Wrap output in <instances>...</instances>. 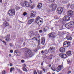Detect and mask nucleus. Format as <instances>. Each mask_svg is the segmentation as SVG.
Instances as JSON below:
<instances>
[{"mask_svg": "<svg viewBox=\"0 0 74 74\" xmlns=\"http://www.w3.org/2000/svg\"><path fill=\"white\" fill-rule=\"evenodd\" d=\"M32 55H33L32 51L30 49H27V51L25 52V56L27 58H30L32 56Z\"/></svg>", "mask_w": 74, "mask_h": 74, "instance_id": "nucleus-1", "label": "nucleus"}, {"mask_svg": "<svg viewBox=\"0 0 74 74\" xmlns=\"http://www.w3.org/2000/svg\"><path fill=\"white\" fill-rule=\"evenodd\" d=\"M49 51L51 53L50 57L52 58L55 52V47H50L49 49Z\"/></svg>", "mask_w": 74, "mask_h": 74, "instance_id": "nucleus-2", "label": "nucleus"}, {"mask_svg": "<svg viewBox=\"0 0 74 74\" xmlns=\"http://www.w3.org/2000/svg\"><path fill=\"white\" fill-rule=\"evenodd\" d=\"M67 29H70L71 27H73L74 26V23L73 21L66 24L65 25Z\"/></svg>", "mask_w": 74, "mask_h": 74, "instance_id": "nucleus-3", "label": "nucleus"}, {"mask_svg": "<svg viewBox=\"0 0 74 74\" xmlns=\"http://www.w3.org/2000/svg\"><path fill=\"white\" fill-rule=\"evenodd\" d=\"M62 65H60L58 66V68H57L56 69L54 67H51V69L53 71H56L57 72H59V71H60L62 69Z\"/></svg>", "mask_w": 74, "mask_h": 74, "instance_id": "nucleus-4", "label": "nucleus"}, {"mask_svg": "<svg viewBox=\"0 0 74 74\" xmlns=\"http://www.w3.org/2000/svg\"><path fill=\"white\" fill-rule=\"evenodd\" d=\"M9 14V15L12 16L14 15H15V9L12 8V9L9 10L8 12Z\"/></svg>", "mask_w": 74, "mask_h": 74, "instance_id": "nucleus-5", "label": "nucleus"}, {"mask_svg": "<svg viewBox=\"0 0 74 74\" xmlns=\"http://www.w3.org/2000/svg\"><path fill=\"white\" fill-rule=\"evenodd\" d=\"M70 45V42L66 41L64 42L63 47H64L66 48V47H69Z\"/></svg>", "mask_w": 74, "mask_h": 74, "instance_id": "nucleus-6", "label": "nucleus"}, {"mask_svg": "<svg viewBox=\"0 0 74 74\" xmlns=\"http://www.w3.org/2000/svg\"><path fill=\"white\" fill-rule=\"evenodd\" d=\"M49 38H51L52 39L55 38L56 36L54 35V32H51L49 34Z\"/></svg>", "mask_w": 74, "mask_h": 74, "instance_id": "nucleus-7", "label": "nucleus"}, {"mask_svg": "<svg viewBox=\"0 0 74 74\" xmlns=\"http://www.w3.org/2000/svg\"><path fill=\"white\" fill-rule=\"evenodd\" d=\"M63 10V8L61 7H59L58 8L57 11L59 14H61L62 13Z\"/></svg>", "mask_w": 74, "mask_h": 74, "instance_id": "nucleus-8", "label": "nucleus"}, {"mask_svg": "<svg viewBox=\"0 0 74 74\" xmlns=\"http://www.w3.org/2000/svg\"><path fill=\"white\" fill-rule=\"evenodd\" d=\"M52 10V11H55L57 7V5L55 3H53L51 4Z\"/></svg>", "mask_w": 74, "mask_h": 74, "instance_id": "nucleus-9", "label": "nucleus"}, {"mask_svg": "<svg viewBox=\"0 0 74 74\" xmlns=\"http://www.w3.org/2000/svg\"><path fill=\"white\" fill-rule=\"evenodd\" d=\"M67 14L69 16H70V17H72V16H73V11L71 10L67 12Z\"/></svg>", "mask_w": 74, "mask_h": 74, "instance_id": "nucleus-10", "label": "nucleus"}, {"mask_svg": "<svg viewBox=\"0 0 74 74\" xmlns=\"http://www.w3.org/2000/svg\"><path fill=\"white\" fill-rule=\"evenodd\" d=\"M59 56L63 59H65L67 58V55L65 54L60 53L59 54Z\"/></svg>", "mask_w": 74, "mask_h": 74, "instance_id": "nucleus-11", "label": "nucleus"}, {"mask_svg": "<svg viewBox=\"0 0 74 74\" xmlns=\"http://www.w3.org/2000/svg\"><path fill=\"white\" fill-rule=\"evenodd\" d=\"M41 18L40 17L38 16L36 18V23H39L40 22H42V21H40V19Z\"/></svg>", "mask_w": 74, "mask_h": 74, "instance_id": "nucleus-12", "label": "nucleus"}, {"mask_svg": "<svg viewBox=\"0 0 74 74\" xmlns=\"http://www.w3.org/2000/svg\"><path fill=\"white\" fill-rule=\"evenodd\" d=\"M36 12L35 11H32V13L31 14L30 16L31 18H33V17H35L36 16Z\"/></svg>", "mask_w": 74, "mask_h": 74, "instance_id": "nucleus-13", "label": "nucleus"}, {"mask_svg": "<svg viewBox=\"0 0 74 74\" xmlns=\"http://www.w3.org/2000/svg\"><path fill=\"white\" fill-rule=\"evenodd\" d=\"M24 4H25V6L27 7H30V5L26 1H24Z\"/></svg>", "mask_w": 74, "mask_h": 74, "instance_id": "nucleus-14", "label": "nucleus"}, {"mask_svg": "<svg viewBox=\"0 0 74 74\" xmlns=\"http://www.w3.org/2000/svg\"><path fill=\"white\" fill-rule=\"evenodd\" d=\"M34 21V19H32L29 20L28 21V23L29 25L32 23V22H33Z\"/></svg>", "mask_w": 74, "mask_h": 74, "instance_id": "nucleus-15", "label": "nucleus"}, {"mask_svg": "<svg viewBox=\"0 0 74 74\" xmlns=\"http://www.w3.org/2000/svg\"><path fill=\"white\" fill-rule=\"evenodd\" d=\"M68 40H72V37L70 35H68L66 37Z\"/></svg>", "mask_w": 74, "mask_h": 74, "instance_id": "nucleus-16", "label": "nucleus"}, {"mask_svg": "<svg viewBox=\"0 0 74 74\" xmlns=\"http://www.w3.org/2000/svg\"><path fill=\"white\" fill-rule=\"evenodd\" d=\"M45 38L43 37L42 39V42L41 43L42 45H44L45 44Z\"/></svg>", "mask_w": 74, "mask_h": 74, "instance_id": "nucleus-17", "label": "nucleus"}, {"mask_svg": "<svg viewBox=\"0 0 74 74\" xmlns=\"http://www.w3.org/2000/svg\"><path fill=\"white\" fill-rule=\"evenodd\" d=\"M3 25L5 27H7V26H8L9 25L8 23L6 22V21H5L3 22Z\"/></svg>", "mask_w": 74, "mask_h": 74, "instance_id": "nucleus-18", "label": "nucleus"}, {"mask_svg": "<svg viewBox=\"0 0 74 74\" xmlns=\"http://www.w3.org/2000/svg\"><path fill=\"white\" fill-rule=\"evenodd\" d=\"M60 52L63 53L65 52V49L64 48H61L60 49Z\"/></svg>", "mask_w": 74, "mask_h": 74, "instance_id": "nucleus-19", "label": "nucleus"}, {"mask_svg": "<svg viewBox=\"0 0 74 74\" xmlns=\"http://www.w3.org/2000/svg\"><path fill=\"white\" fill-rule=\"evenodd\" d=\"M42 7V4L41 3H39L38 5V8L40 9Z\"/></svg>", "mask_w": 74, "mask_h": 74, "instance_id": "nucleus-20", "label": "nucleus"}, {"mask_svg": "<svg viewBox=\"0 0 74 74\" xmlns=\"http://www.w3.org/2000/svg\"><path fill=\"white\" fill-rule=\"evenodd\" d=\"M65 19H66V21H68L70 20V17L69 16H65Z\"/></svg>", "mask_w": 74, "mask_h": 74, "instance_id": "nucleus-21", "label": "nucleus"}, {"mask_svg": "<svg viewBox=\"0 0 74 74\" xmlns=\"http://www.w3.org/2000/svg\"><path fill=\"white\" fill-rule=\"evenodd\" d=\"M24 3H25V2H23V1H21L20 4L22 6H25V4Z\"/></svg>", "mask_w": 74, "mask_h": 74, "instance_id": "nucleus-22", "label": "nucleus"}, {"mask_svg": "<svg viewBox=\"0 0 74 74\" xmlns=\"http://www.w3.org/2000/svg\"><path fill=\"white\" fill-rule=\"evenodd\" d=\"M71 51H69L66 52V54L68 56H70L71 55Z\"/></svg>", "mask_w": 74, "mask_h": 74, "instance_id": "nucleus-23", "label": "nucleus"}, {"mask_svg": "<svg viewBox=\"0 0 74 74\" xmlns=\"http://www.w3.org/2000/svg\"><path fill=\"white\" fill-rule=\"evenodd\" d=\"M29 34H30L31 36L32 35V36H34V32L33 31H31L29 33Z\"/></svg>", "mask_w": 74, "mask_h": 74, "instance_id": "nucleus-24", "label": "nucleus"}, {"mask_svg": "<svg viewBox=\"0 0 74 74\" xmlns=\"http://www.w3.org/2000/svg\"><path fill=\"white\" fill-rule=\"evenodd\" d=\"M62 22H65L66 21V18H65V17L64 16V17L62 20Z\"/></svg>", "mask_w": 74, "mask_h": 74, "instance_id": "nucleus-25", "label": "nucleus"}, {"mask_svg": "<svg viewBox=\"0 0 74 74\" xmlns=\"http://www.w3.org/2000/svg\"><path fill=\"white\" fill-rule=\"evenodd\" d=\"M49 29L48 27H46L45 28H44V31L45 32H47V29Z\"/></svg>", "mask_w": 74, "mask_h": 74, "instance_id": "nucleus-26", "label": "nucleus"}, {"mask_svg": "<svg viewBox=\"0 0 74 74\" xmlns=\"http://www.w3.org/2000/svg\"><path fill=\"white\" fill-rule=\"evenodd\" d=\"M18 50H16L14 51V53L16 55V56H18Z\"/></svg>", "mask_w": 74, "mask_h": 74, "instance_id": "nucleus-27", "label": "nucleus"}, {"mask_svg": "<svg viewBox=\"0 0 74 74\" xmlns=\"http://www.w3.org/2000/svg\"><path fill=\"white\" fill-rule=\"evenodd\" d=\"M38 33V32H35L34 33V35H35V36H38V34H37Z\"/></svg>", "mask_w": 74, "mask_h": 74, "instance_id": "nucleus-28", "label": "nucleus"}, {"mask_svg": "<svg viewBox=\"0 0 74 74\" xmlns=\"http://www.w3.org/2000/svg\"><path fill=\"white\" fill-rule=\"evenodd\" d=\"M32 40H34V41H37V39L36 38V37H34L33 38H32Z\"/></svg>", "mask_w": 74, "mask_h": 74, "instance_id": "nucleus-29", "label": "nucleus"}, {"mask_svg": "<svg viewBox=\"0 0 74 74\" xmlns=\"http://www.w3.org/2000/svg\"><path fill=\"white\" fill-rule=\"evenodd\" d=\"M38 49H40V48H38V47L36 48L35 50H34V51L35 52H37V51H38Z\"/></svg>", "mask_w": 74, "mask_h": 74, "instance_id": "nucleus-30", "label": "nucleus"}, {"mask_svg": "<svg viewBox=\"0 0 74 74\" xmlns=\"http://www.w3.org/2000/svg\"><path fill=\"white\" fill-rule=\"evenodd\" d=\"M23 70L24 71H27V69H26L25 67H23Z\"/></svg>", "mask_w": 74, "mask_h": 74, "instance_id": "nucleus-31", "label": "nucleus"}, {"mask_svg": "<svg viewBox=\"0 0 74 74\" xmlns=\"http://www.w3.org/2000/svg\"><path fill=\"white\" fill-rule=\"evenodd\" d=\"M38 73L39 74H42V71H38Z\"/></svg>", "mask_w": 74, "mask_h": 74, "instance_id": "nucleus-32", "label": "nucleus"}, {"mask_svg": "<svg viewBox=\"0 0 74 74\" xmlns=\"http://www.w3.org/2000/svg\"><path fill=\"white\" fill-rule=\"evenodd\" d=\"M71 9H73L74 8V4H72L71 6Z\"/></svg>", "mask_w": 74, "mask_h": 74, "instance_id": "nucleus-33", "label": "nucleus"}, {"mask_svg": "<svg viewBox=\"0 0 74 74\" xmlns=\"http://www.w3.org/2000/svg\"><path fill=\"white\" fill-rule=\"evenodd\" d=\"M19 41L20 42H23V38H20Z\"/></svg>", "mask_w": 74, "mask_h": 74, "instance_id": "nucleus-34", "label": "nucleus"}, {"mask_svg": "<svg viewBox=\"0 0 74 74\" xmlns=\"http://www.w3.org/2000/svg\"><path fill=\"white\" fill-rule=\"evenodd\" d=\"M27 13H26V12H24L23 14V16H26V15H27Z\"/></svg>", "mask_w": 74, "mask_h": 74, "instance_id": "nucleus-35", "label": "nucleus"}, {"mask_svg": "<svg viewBox=\"0 0 74 74\" xmlns=\"http://www.w3.org/2000/svg\"><path fill=\"white\" fill-rule=\"evenodd\" d=\"M5 40H6V41L7 42H8L10 40V38H6L5 39Z\"/></svg>", "mask_w": 74, "mask_h": 74, "instance_id": "nucleus-36", "label": "nucleus"}, {"mask_svg": "<svg viewBox=\"0 0 74 74\" xmlns=\"http://www.w3.org/2000/svg\"><path fill=\"white\" fill-rule=\"evenodd\" d=\"M44 53L45 54H47L48 53V51L47 50H46L44 51Z\"/></svg>", "mask_w": 74, "mask_h": 74, "instance_id": "nucleus-37", "label": "nucleus"}, {"mask_svg": "<svg viewBox=\"0 0 74 74\" xmlns=\"http://www.w3.org/2000/svg\"><path fill=\"white\" fill-rule=\"evenodd\" d=\"M2 74H6V72H5V71L3 70L2 71Z\"/></svg>", "mask_w": 74, "mask_h": 74, "instance_id": "nucleus-38", "label": "nucleus"}, {"mask_svg": "<svg viewBox=\"0 0 74 74\" xmlns=\"http://www.w3.org/2000/svg\"><path fill=\"white\" fill-rule=\"evenodd\" d=\"M68 3V1H65L63 2L64 4H67Z\"/></svg>", "mask_w": 74, "mask_h": 74, "instance_id": "nucleus-39", "label": "nucleus"}, {"mask_svg": "<svg viewBox=\"0 0 74 74\" xmlns=\"http://www.w3.org/2000/svg\"><path fill=\"white\" fill-rule=\"evenodd\" d=\"M16 10H19V7L18 6H16Z\"/></svg>", "mask_w": 74, "mask_h": 74, "instance_id": "nucleus-40", "label": "nucleus"}, {"mask_svg": "<svg viewBox=\"0 0 74 74\" xmlns=\"http://www.w3.org/2000/svg\"><path fill=\"white\" fill-rule=\"evenodd\" d=\"M67 62H71L70 60L69 59L67 60Z\"/></svg>", "mask_w": 74, "mask_h": 74, "instance_id": "nucleus-41", "label": "nucleus"}, {"mask_svg": "<svg viewBox=\"0 0 74 74\" xmlns=\"http://www.w3.org/2000/svg\"><path fill=\"white\" fill-rule=\"evenodd\" d=\"M71 71H69L67 73V74H70V73H71Z\"/></svg>", "mask_w": 74, "mask_h": 74, "instance_id": "nucleus-42", "label": "nucleus"}, {"mask_svg": "<svg viewBox=\"0 0 74 74\" xmlns=\"http://www.w3.org/2000/svg\"><path fill=\"white\" fill-rule=\"evenodd\" d=\"M70 4L69 3V4H68V5H67V7H70Z\"/></svg>", "mask_w": 74, "mask_h": 74, "instance_id": "nucleus-43", "label": "nucleus"}, {"mask_svg": "<svg viewBox=\"0 0 74 74\" xmlns=\"http://www.w3.org/2000/svg\"><path fill=\"white\" fill-rule=\"evenodd\" d=\"M12 68H11L10 69V72H12Z\"/></svg>", "mask_w": 74, "mask_h": 74, "instance_id": "nucleus-44", "label": "nucleus"}, {"mask_svg": "<svg viewBox=\"0 0 74 74\" xmlns=\"http://www.w3.org/2000/svg\"><path fill=\"white\" fill-rule=\"evenodd\" d=\"M34 74H37V72H36V70H34Z\"/></svg>", "mask_w": 74, "mask_h": 74, "instance_id": "nucleus-45", "label": "nucleus"}, {"mask_svg": "<svg viewBox=\"0 0 74 74\" xmlns=\"http://www.w3.org/2000/svg\"><path fill=\"white\" fill-rule=\"evenodd\" d=\"M10 47H12V46H13V45H12V43H10Z\"/></svg>", "mask_w": 74, "mask_h": 74, "instance_id": "nucleus-46", "label": "nucleus"}, {"mask_svg": "<svg viewBox=\"0 0 74 74\" xmlns=\"http://www.w3.org/2000/svg\"><path fill=\"white\" fill-rule=\"evenodd\" d=\"M44 53V51L43 50L42 51H41V53L43 54V53Z\"/></svg>", "mask_w": 74, "mask_h": 74, "instance_id": "nucleus-47", "label": "nucleus"}, {"mask_svg": "<svg viewBox=\"0 0 74 74\" xmlns=\"http://www.w3.org/2000/svg\"><path fill=\"white\" fill-rule=\"evenodd\" d=\"M39 32L40 33H42V30H40L39 31Z\"/></svg>", "mask_w": 74, "mask_h": 74, "instance_id": "nucleus-48", "label": "nucleus"}, {"mask_svg": "<svg viewBox=\"0 0 74 74\" xmlns=\"http://www.w3.org/2000/svg\"><path fill=\"white\" fill-rule=\"evenodd\" d=\"M21 62H22V63H24V62H25V60H21Z\"/></svg>", "mask_w": 74, "mask_h": 74, "instance_id": "nucleus-49", "label": "nucleus"}, {"mask_svg": "<svg viewBox=\"0 0 74 74\" xmlns=\"http://www.w3.org/2000/svg\"><path fill=\"white\" fill-rule=\"evenodd\" d=\"M19 73H20L21 74L22 73V71H21L19 70Z\"/></svg>", "mask_w": 74, "mask_h": 74, "instance_id": "nucleus-50", "label": "nucleus"}, {"mask_svg": "<svg viewBox=\"0 0 74 74\" xmlns=\"http://www.w3.org/2000/svg\"><path fill=\"white\" fill-rule=\"evenodd\" d=\"M10 52H11V53H12L13 52V50H10Z\"/></svg>", "mask_w": 74, "mask_h": 74, "instance_id": "nucleus-51", "label": "nucleus"}, {"mask_svg": "<svg viewBox=\"0 0 74 74\" xmlns=\"http://www.w3.org/2000/svg\"><path fill=\"white\" fill-rule=\"evenodd\" d=\"M2 3V0H0V4H1Z\"/></svg>", "mask_w": 74, "mask_h": 74, "instance_id": "nucleus-52", "label": "nucleus"}, {"mask_svg": "<svg viewBox=\"0 0 74 74\" xmlns=\"http://www.w3.org/2000/svg\"><path fill=\"white\" fill-rule=\"evenodd\" d=\"M23 67H26V65L25 64H24L23 65Z\"/></svg>", "mask_w": 74, "mask_h": 74, "instance_id": "nucleus-53", "label": "nucleus"}, {"mask_svg": "<svg viewBox=\"0 0 74 74\" xmlns=\"http://www.w3.org/2000/svg\"><path fill=\"white\" fill-rule=\"evenodd\" d=\"M26 44V43H25V42H24L23 43V45L24 46H25V45Z\"/></svg>", "mask_w": 74, "mask_h": 74, "instance_id": "nucleus-54", "label": "nucleus"}, {"mask_svg": "<svg viewBox=\"0 0 74 74\" xmlns=\"http://www.w3.org/2000/svg\"><path fill=\"white\" fill-rule=\"evenodd\" d=\"M43 71H44V72H45V69H43Z\"/></svg>", "mask_w": 74, "mask_h": 74, "instance_id": "nucleus-55", "label": "nucleus"}, {"mask_svg": "<svg viewBox=\"0 0 74 74\" xmlns=\"http://www.w3.org/2000/svg\"><path fill=\"white\" fill-rule=\"evenodd\" d=\"M10 66H12V64L11 63H10Z\"/></svg>", "mask_w": 74, "mask_h": 74, "instance_id": "nucleus-56", "label": "nucleus"}, {"mask_svg": "<svg viewBox=\"0 0 74 74\" xmlns=\"http://www.w3.org/2000/svg\"><path fill=\"white\" fill-rule=\"evenodd\" d=\"M51 65L49 64V67H51Z\"/></svg>", "mask_w": 74, "mask_h": 74, "instance_id": "nucleus-57", "label": "nucleus"}, {"mask_svg": "<svg viewBox=\"0 0 74 74\" xmlns=\"http://www.w3.org/2000/svg\"><path fill=\"white\" fill-rule=\"evenodd\" d=\"M9 56L10 57V56H11V54H9Z\"/></svg>", "mask_w": 74, "mask_h": 74, "instance_id": "nucleus-58", "label": "nucleus"}, {"mask_svg": "<svg viewBox=\"0 0 74 74\" xmlns=\"http://www.w3.org/2000/svg\"><path fill=\"white\" fill-rule=\"evenodd\" d=\"M41 65H42H42H43V62H42L41 63Z\"/></svg>", "mask_w": 74, "mask_h": 74, "instance_id": "nucleus-59", "label": "nucleus"}, {"mask_svg": "<svg viewBox=\"0 0 74 74\" xmlns=\"http://www.w3.org/2000/svg\"><path fill=\"white\" fill-rule=\"evenodd\" d=\"M14 70H15V69H14V68H12V71H14Z\"/></svg>", "mask_w": 74, "mask_h": 74, "instance_id": "nucleus-60", "label": "nucleus"}, {"mask_svg": "<svg viewBox=\"0 0 74 74\" xmlns=\"http://www.w3.org/2000/svg\"><path fill=\"white\" fill-rule=\"evenodd\" d=\"M3 42L4 43H5V44H6V42H5V41H3Z\"/></svg>", "mask_w": 74, "mask_h": 74, "instance_id": "nucleus-61", "label": "nucleus"}, {"mask_svg": "<svg viewBox=\"0 0 74 74\" xmlns=\"http://www.w3.org/2000/svg\"><path fill=\"white\" fill-rule=\"evenodd\" d=\"M29 1L31 2V3H33L32 1H31V0H30Z\"/></svg>", "mask_w": 74, "mask_h": 74, "instance_id": "nucleus-62", "label": "nucleus"}, {"mask_svg": "<svg viewBox=\"0 0 74 74\" xmlns=\"http://www.w3.org/2000/svg\"><path fill=\"white\" fill-rule=\"evenodd\" d=\"M49 1H52V0H48Z\"/></svg>", "mask_w": 74, "mask_h": 74, "instance_id": "nucleus-63", "label": "nucleus"}, {"mask_svg": "<svg viewBox=\"0 0 74 74\" xmlns=\"http://www.w3.org/2000/svg\"><path fill=\"white\" fill-rule=\"evenodd\" d=\"M55 25H56V26H59V25H58V24H56Z\"/></svg>", "mask_w": 74, "mask_h": 74, "instance_id": "nucleus-64", "label": "nucleus"}]
</instances>
